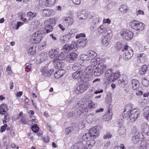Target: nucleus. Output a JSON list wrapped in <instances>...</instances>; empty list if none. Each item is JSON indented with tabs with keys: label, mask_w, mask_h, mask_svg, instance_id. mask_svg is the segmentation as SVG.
<instances>
[{
	"label": "nucleus",
	"mask_w": 149,
	"mask_h": 149,
	"mask_svg": "<svg viewBox=\"0 0 149 149\" xmlns=\"http://www.w3.org/2000/svg\"><path fill=\"white\" fill-rule=\"evenodd\" d=\"M124 113V117L126 118H129L132 122L136 120L140 114V112L138 109L133 108L132 105L129 104L125 107Z\"/></svg>",
	"instance_id": "1"
},
{
	"label": "nucleus",
	"mask_w": 149,
	"mask_h": 149,
	"mask_svg": "<svg viewBox=\"0 0 149 149\" xmlns=\"http://www.w3.org/2000/svg\"><path fill=\"white\" fill-rule=\"evenodd\" d=\"M106 68V66L102 63H100L95 65H89L85 69L87 71V73H91L93 72L94 75L96 76H99L102 74L103 71Z\"/></svg>",
	"instance_id": "2"
},
{
	"label": "nucleus",
	"mask_w": 149,
	"mask_h": 149,
	"mask_svg": "<svg viewBox=\"0 0 149 149\" xmlns=\"http://www.w3.org/2000/svg\"><path fill=\"white\" fill-rule=\"evenodd\" d=\"M87 71L83 70H78L74 72L72 76L74 79L86 82L88 81L87 75Z\"/></svg>",
	"instance_id": "3"
},
{
	"label": "nucleus",
	"mask_w": 149,
	"mask_h": 149,
	"mask_svg": "<svg viewBox=\"0 0 149 149\" xmlns=\"http://www.w3.org/2000/svg\"><path fill=\"white\" fill-rule=\"evenodd\" d=\"M64 58H65L63 56H61L60 54L56 56L53 61L54 67L56 69L59 70L64 67V64L62 60Z\"/></svg>",
	"instance_id": "4"
},
{
	"label": "nucleus",
	"mask_w": 149,
	"mask_h": 149,
	"mask_svg": "<svg viewBox=\"0 0 149 149\" xmlns=\"http://www.w3.org/2000/svg\"><path fill=\"white\" fill-rule=\"evenodd\" d=\"M74 108L76 109V111L77 113V115L79 116L81 113L86 112L88 111V109L87 107H84L83 104H82L79 102L77 103L74 107Z\"/></svg>",
	"instance_id": "5"
},
{
	"label": "nucleus",
	"mask_w": 149,
	"mask_h": 149,
	"mask_svg": "<svg viewBox=\"0 0 149 149\" xmlns=\"http://www.w3.org/2000/svg\"><path fill=\"white\" fill-rule=\"evenodd\" d=\"M131 27L137 31H141L144 29V24L138 21L134 20L130 23Z\"/></svg>",
	"instance_id": "6"
},
{
	"label": "nucleus",
	"mask_w": 149,
	"mask_h": 149,
	"mask_svg": "<svg viewBox=\"0 0 149 149\" xmlns=\"http://www.w3.org/2000/svg\"><path fill=\"white\" fill-rule=\"evenodd\" d=\"M133 136L132 137V141L134 143H137L139 141V139L143 138V135L142 133H139L136 131V127L134 128V130L132 132Z\"/></svg>",
	"instance_id": "7"
},
{
	"label": "nucleus",
	"mask_w": 149,
	"mask_h": 149,
	"mask_svg": "<svg viewBox=\"0 0 149 149\" xmlns=\"http://www.w3.org/2000/svg\"><path fill=\"white\" fill-rule=\"evenodd\" d=\"M42 34L40 31L33 34L31 38V41L33 43H38L42 39Z\"/></svg>",
	"instance_id": "8"
},
{
	"label": "nucleus",
	"mask_w": 149,
	"mask_h": 149,
	"mask_svg": "<svg viewBox=\"0 0 149 149\" xmlns=\"http://www.w3.org/2000/svg\"><path fill=\"white\" fill-rule=\"evenodd\" d=\"M124 50H125L123 54V57L125 60L130 59L133 55V51L128 46H124Z\"/></svg>",
	"instance_id": "9"
},
{
	"label": "nucleus",
	"mask_w": 149,
	"mask_h": 149,
	"mask_svg": "<svg viewBox=\"0 0 149 149\" xmlns=\"http://www.w3.org/2000/svg\"><path fill=\"white\" fill-rule=\"evenodd\" d=\"M120 35L123 38L126 40H130L133 37V33L128 30L122 31Z\"/></svg>",
	"instance_id": "10"
},
{
	"label": "nucleus",
	"mask_w": 149,
	"mask_h": 149,
	"mask_svg": "<svg viewBox=\"0 0 149 149\" xmlns=\"http://www.w3.org/2000/svg\"><path fill=\"white\" fill-rule=\"evenodd\" d=\"M112 36L111 33L103 36L102 37L101 42L102 45L105 47L108 46L110 42Z\"/></svg>",
	"instance_id": "11"
},
{
	"label": "nucleus",
	"mask_w": 149,
	"mask_h": 149,
	"mask_svg": "<svg viewBox=\"0 0 149 149\" xmlns=\"http://www.w3.org/2000/svg\"><path fill=\"white\" fill-rule=\"evenodd\" d=\"M99 126L96 125L91 128L89 130V133L91 137L94 138L97 136L99 133Z\"/></svg>",
	"instance_id": "12"
},
{
	"label": "nucleus",
	"mask_w": 149,
	"mask_h": 149,
	"mask_svg": "<svg viewBox=\"0 0 149 149\" xmlns=\"http://www.w3.org/2000/svg\"><path fill=\"white\" fill-rule=\"evenodd\" d=\"M87 89V87L84 84L79 85L75 88L74 91V93L79 94L84 92Z\"/></svg>",
	"instance_id": "13"
},
{
	"label": "nucleus",
	"mask_w": 149,
	"mask_h": 149,
	"mask_svg": "<svg viewBox=\"0 0 149 149\" xmlns=\"http://www.w3.org/2000/svg\"><path fill=\"white\" fill-rule=\"evenodd\" d=\"M88 141H81V143H84L85 142V143L83 144L84 146L83 148H87V149H90L92 148L94 145L95 141L94 140L92 139L90 140H89Z\"/></svg>",
	"instance_id": "14"
},
{
	"label": "nucleus",
	"mask_w": 149,
	"mask_h": 149,
	"mask_svg": "<svg viewBox=\"0 0 149 149\" xmlns=\"http://www.w3.org/2000/svg\"><path fill=\"white\" fill-rule=\"evenodd\" d=\"M98 32L100 33H107L106 35L111 34L110 29L104 27L103 25H101L97 29Z\"/></svg>",
	"instance_id": "15"
},
{
	"label": "nucleus",
	"mask_w": 149,
	"mask_h": 149,
	"mask_svg": "<svg viewBox=\"0 0 149 149\" xmlns=\"http://www.w3.org/2000/svg\"><path fill=\"white\" fill-rule=\"evenodd\" d=\"M63 24L65 26L71 25L74 22L73 19L70 17H65L63 18Z\"/></svg>",
	"instance_id": "16"
},
{
	"label": "nucleus",
	"mask_w": 149,
	"mask_h": 149,
	"mask_svg": "<svg viewBox=\"0 0 149 149\" xmlns=\"http://www.w3.org/2000/svg\"><path fill=\"white\" fill-rule=\"evenodd\" d=\"M6 110H8V106L5 104H1L0 105V113L4 115V119H6L7 115Z\"/></svg>",
	"instance_id": "17"
},
{
	"label": "nucleus",
	"mask_w": 149,
	"mask_h": 149,
	"mask_svg": "<svg viewBox=\"0 0 149 149\" xmlns=\"http://www.w3.org/2000/svg\"><path fill=\"white\" fill-rule=\"evenodd\" d=\"M77 55L74 52L68 54L66 56V59L68 62L72 63L76 59Z\"/></svg>",
	"instance_id": "18"
},
{
	"label": "nucleus",
	"mask_w": 149,
	"mask_h": 149,
	"mask_svg": "<svg viewBox=\"0 0 149 149\" xmlns=\"http://www.w3.org/2000/svg\"><path fill=\"white\" fill-rule=\"evenodd\" d=\"M113 73H112V71L111 70H107L105 74L106 83H109L111 82V77H112Z\"/></svg>",
	"instance_id": "19"
},
{
	"label": "nucleus",
	"mask_w": 149,
	"mask_h": 149,
	"mask_svg": "<svg viewBox=\"0 0 149 149\" xmlns=\"http://www.w3.org/2000/svg\"><path fill=\"white\" fill-rule=\"evenodd\" d=\"M53 72V69H51L49 70L46 67H43L41 70L42 74L45 77L50 76Z\"/></svg>",
	"instance_id": "20"
},
{
	"label": "nucleus",
	"mask_w": 149,
	"mask_h": 149,
	"mask_svg": "<svg viewBox=\"0 0 149 149\" xmlns=\"http://www.w3.org/2000/svg\"><path fill=\"white\" fill-rule=\"evenodd\" d=\"M142 131L149 136V126L146 123H143L141 127Z\"/></svg>",
	"instance_id": "21"
},
{
	"label": "nucleus",
	"mask_w": 149,
	"mask_h": 149,
	"mask_svg": "<svg viewBox=\"0 0 149 149\" xmlns=\"http://www.w3.org/2000/svg\"><path fill=\"white\" fill-rule=\"evenodd\" d=\"M138 61L141 63H143L146 61L147 59L146 56L143 53H141L138 54L137 56Z\"/></svg>",
	"instance_id": "22"
},
{
	"label": "nucleus",
	"mask_w": 149,
	"mask_h": 149,
	"mask_svg": "<svg viewBox=\"0 0 149 149\" xmlns=\"http://www.w3.org/2000/svg\"><path fill=\"white\" fill-rule=\"evenodd\" d=\"M70 50H71L69 46V44L64 45L61 50V56H63L64 53H67Z\"/></svg>",
	"instance_id": "23"
},
{
	"label": "nucleus",
	"mask_w": 149,
	"mask_h": 149,
	"mask_svg": "<svg viewBox=\"0 0 149 149\" xmlns=\"http://www.w3.org/2000/svg\"><path fill=\"white\" fill-rule=\"evenodd\" d=\"M95 118L93 114L91 113L87 116L86 118V120L87 123H91L95 120Z\"/></svg>",
	"instance_id": "24"
},
{
	"label": "nucleus",
	"mask_w": 149,
	"mask_h": 149,
	"mask_svg": "<svg viewBox=\"0 0 149 149\" xmlns=\"http://www.w3.org/2000/svg\"><path fill=\"white\" fill-rule=\"evenodd\" d=\"M85 142L84 143H81V141H80L78 142L77 143L74 144L73 145L71 146V149H81V148H83L84 146L83 144L85 143Z\"/></svg>",
	"instance_id": "25"
},
{
	"label": "nucleus",
	"mask_w": 149,
	"mask_h": 149,
	"mask_svg": "<svg viewBox=\"0 0 149 149\" xmlns=\"http://www.w3.org/2000/svg\"><path fill=\"white\" fill-rule=\"evenodd\" d=\"M90 91L91 92H93L95 94H97L98 93H102L103 92V90L102 89H98L97 86L95 85L91 88Z\"/></svg>",
	"instance_id": "26"
},
{
	"label": "nucleus",
	"mask_w": 149,
	"mask_h": 149,
	"mask_svg": "<svg viewBox=\"0 0 149 149\" xmlns=\"http://www.w3.org/2000/svg\"><path fill=\"white\" fill-rule=\"evenodd\" d=\"M112 115V113L110 112L109 109L107 112L103 116L104 119L105 121L109 120L111 119Z\"/></svg>",
	"instance_id": "27"
},
{
	"label": "nucleus",
	"mask_w": 149,
	"mask_h": 149,
	"mask_svg": "<svg viewBox=\"0 0 149 149\" xmlns=\"http://www.w3.org/2000/svg\"><path fill=\"white\" fill-rule=\"evenodd\" d=\"M132 88L134 90H137L139 88V82L136 79H132Z\"/></svg>",
	"instance_id": "28"
},
{
	"label": "nucleus",
	"mask_w": 149,
	"mask_h": 149,
	"mask_svg": "<svg viewBox=\"0 0 149 149\" xmlns=\"http://www.w3.org/2000/svg\"><path fill=\"white\" fill-rule=\"evenodd\" d=\"M143 111V117L147 120L149 121V107H145Z\"/></svg>",
	"instance_id": "29"
},
{
	"label": "nucleus",
	"mask_w": 149,
	"mask_h": 149,
	"mask_svg": "<svg viewBox=\"0 0 149 149\" xmlns=\"http://www.w3.org/2000/svg\"><path fill=\"white\" fill-rule=\"evenodd\" d=\"M70 39L69 36L65 35L60 37V41L61 43L64 44L68 42Z\"/></svg>",
	"instance_id": "30"
},
{
	"label": "nucleus",
	"mask_w": 149,
	"mask_h": 149,
	"mask_svg": "<svg viewBox=\"0 0 149 149\" xmlns=\"http://www.w3.org/2000/svg\"><path fill=\"white\" fill-rule=\"evenodd\" d=\"M77 44L80 47H82L85 46L86 44V41L85 39H79L77 42Z\"/></svg>",
	"instance_id": "31"
},
{
	"label": "nucleus",
	"mask_w": 149,
	"mask_h": 149,
	"mask_svg": "<svg viewBox=\"0 0 149 149\" xmlns=\"http://www.w3.org/2000/svg\"><path fill=\"white\" fill-rule=\"evenodd\" d=\"M64 74V71L63 69L56 71L54 74V77L56 78H58L62 76Z\"/></svg>",
	"instance_id": "32"
},
{
	"label": "nucleus",
	"mask_w": 149,
	"mask_h": 149,
	"mask_svg": "<svg viewBox=\"0 0 149 149\" xmlns=\"http://www.w3.org/2000/svg\"><path fill=\"white\" fill-rule=\"evenodd\" d=\"M42 15L44 17L49 16L51 14L52 10L48 9H45L42 10Z\"/></svg>",
	"instance_id": "33"
},
{
	"label": "nucleus",
	"mask_w": 149,
	"mask_h": 149,
	"mask_svg": "<svg viewBox=\"0 0 149 149\" xmlns=\"http://www.w3.org/2000/svg\"><path fill=\"white\" fill-rule=\"evenodd\" d=\"M75 35V31L74 29H69L67 32L66 35L69 36L70 38L74 37Z\"/></svg>",
	"instance_id": "34"
},
{
	"label": "nucleus",
	"mask_w": 149,
	"mask_h": 149,
	"mask_svg": "<svg viewBox=\"0 0 149 149\" xmlns=\"http://www.w3.org/2000/svg\"><path fill=\"white\" fill-rule=\"evenodd\" d=\"M148 69V66L146 65H144L141 67V70H139V74L141 75L145 74Z\"/></svg>",
	"instance_id": "35"
},
{
	"label": "nucleus",
	"mask_w": 149,
	"mask_h": 149,
	"mask_svg": "<svg viewBox=\"0 0 149 149\" xmlns=\"http://www.w3.org/2000/svg\"><path fill=\"white\" fill-rule=\"evenodd\" d=\"M54 20L53 19L49 18L46 20L44 22L45 26L52 25L54 23Z\"/></svg>",
	"instance_id": "36"
},
{
	"label": "nucleus",
	"mask_w": 149,
	"mask_h": 149,
	"mask_svg": "<svg viewBox=\"0 0 149 149\" xmlns=\"http://www.w3.org/2000/svg\"><path fill=\"white\" fill-rule=\"evenodd\" d=\"M99 22V19L97 18H95L92 21L91 23V25L93 26V29L96 27Z\"/></svg>",
	"instance_id": "37"
},
{
	"label": "nucleus",
	"mask_w": 149,
	"mask_h": 149,
	"mask_svg": "<svg viewBox=\"0 0 149 149\" xmlns=\"http://www.w3.org/2000/svg\"><path fill=\"white\" fill-rule=\"evenodd\" d=\"M45 33H47L51 32L53 29L52 25L44 26Z\"/></svg>",
	"instance_id": "38"
},
{
	"label": "nucleus",
	"mask_w": 149,
	"mask_h": 149,
	"mask_svg": "<svg viewBox=\"0 0 149 149\" xmlns=\"http://www.w3.org/2000/svg\"><path fill=\"white\" fill-rule=\"evenodd\" d=\"M118 132L120 135H125L126 134V129L124 127L121 126L119 127Z\"/></svg>",
	"instance_id": "39"
},
{
	"label": "nucleus",
	"mask_w": 149,
	"mask_h": 149,
	"mask_svg": "<svg viewBox=\"0 0 149 149\" xmlns=\"http://www.w3.org/2000/svg\"><path fill=\"white\" fill-rule=\"evenodd\" d=\"M58 53V52L56 49H54V50H52L49 52V55L50 58H53Z\"/></svg>",
	"instance_id": "40"
},
{
	"label": "nucleus",
	"mask_w": 149,
	"mask_h": 149,
	"mask_svg": "<svg viewBox=\"0 0 149 149\" xmlns=\"http://www.w3.org/2000/svg\"><path fill=\"white\" fill-rule=\"evenodd\" d=\"M119 72H116L114 74L113 73L112 77H111V82H113L116 80L119 77Z\"/></svg>",
	"instance_id": "41"
},
{
	"label": "nucleus",
	"mask_w": 149,
	"mask_h": 149,
	"mask_svg": "<svg viewBox=\"0 0 149 149\" xmlns=\"http://www.w3.org/2000/svg\"><path fill=\"white\" fill-rule=\"evenodd\" d=\"M91 137L89 133H85L84 134L82 137V139L83 141H86L88 140H90Z\"/></svg>",
	"instance_id": "42"
},
{
	"label": "nucleus",
	"mask_w": 149,
	"mask_h": 149,
	"mask_svg": "<svg viewBox=\"0 0 149 149\" xmlns=\"http://www.w3.org/2000/svg\"><path fill=\"white\" fill-rule=\"evenodd\" d=\"M70 50H76L77 49V44L74 42H72L70 44H69Z\"/></svg>",
	"instance_id": "43"
},
{
	"label": "nucleus",
	"mask_w": 149,
	"mask_h": 149,
	"mask_svg": "<svg viewBox=\"0 0 149 149\" xmlns=\"http://www.w3.org/2000/svg\"><path fill=\"white\" fill-rule=\"evenodd\" d=\"M80 59L81 61H88L89 60L90 58L88 57V55L85 54H83L80 56Z\"/></svg>",
	"instance_id": "44"
},
{
	"label": "nucleus",
	"mask_w": 149,
	"mask_h": 149,
	"mask_svg": "<svg viewBox=\"0 0 149 149\" xmlns=\"http://www.w3.org/2000/svg\"><path fill=\"white\" fill-rule=\"evenodd\" d=\"M88 56L91 58L95 57L97 56V54L94 51L92 50L88 51L87 52Z\"/></svg>",
	"instance_id": "45"
},
{
	"label": "nucleus",
	"mask_w": 149,
	"mask_h": 149,
	"mask_svg": "<svg viewBox=\"0 0 149 149\" xmlns=\"http://www.w3.org/2000/svg\"><path fill=\"white\" fill-rule=\"evenodd\" d=\"M127 10V7L125 5H122L119 8L120 10L123 13L126 12Z\"/></svg>",
	"instance_id": "46"
},
{
	"label": "nucleus",
	"mask_w": 149,
	"mask_h": 149,
	"mask_svg": "<svg viewBox=\"0 0 149 149\" xmlns=\"http://www.w3.org/2000/svg\"><path fill=\"white\" fill-rule=\"evenodd\" d=\"M46 6H50L54 4L55 0H46Z\"/></svg>",
	"instance_id": "47"
},
{
	"label": "nucleus",
	"mask_w": 149,
	"mask_h": 149,
	"mask_svg": "<svg viewBox=\"0 0 149 149\" xmlns=\"http://www.w3.org/2000/svg\"><path fill=\"white\" fill-rule=\"evenodd\" d=\"M81 67V65L79 63H75L74 64L72 68V69L74 70H78L80 69Z\"/></svg>",
	"instance_id": "48"
},
{
	"label": "nucleus",
	"mask_w": 149,
	"mask_h": 149,
	"mask_svg": "<svg viewBox=\"0 0 149 149\" xmlns=\"http://www.w3.org/2000/svg\"><path fill=\"white\" fill-rule=\"evenodd\" d=\"M36 13H32L31 11L28 12L27 13V17H29V18H34L36 16Z\"/></svg>",
	"instance_id": "49"
},
{
	"label": "nucleus",
	"mask_w": 149,
	"mask_h": 149,
	"mask_svg": "<svg viewBox=\"0 0 149 149\" xmlns=\"http://www.w3.org/2000/svg\"><path fill=\"white\" fill-rule=\"evenodd\" d=\"M34 47L32 46L30 47V48H29V51H28V53L32 55H35L36 54L35 52L34 51Z\"/></svg>",
	"instance_id": "50"
},
{
	"label": "nucleus",
	"mask_w": 149,
	"mask_h": 149,
	"mask_svg": "<svg viewBox=\"0 0 149 149\" xmlns=\"http://www.w3.org/2000/svg\"><path fill=\"white\" fill-rule=\"evenodd\" d=\"M39 24V22L38 21H36L31 23V25H33V28H37Z\"/></svg>",
	"instance_id": "51"
},
{
	"label": "nucleus",
	"mask_w": 149,
	"mask_h": 149,
	"mask_svg": "<svg viewBox=\"0 0 149 149\" xmlns=\"http://www.w3.org/2000/svg\"><path fill=\"white\" fill-rule=\"evenodd\" d=\"M85 33H81L77 35L75 37L76 38H79V39H85L84 37H85Z\"/></svg>",
	"instance_id": "52"
},
{
	"label": "nucleus",
	"mask_w": 149,
	"mask_h": 149,
	"mask_svg": "<svg viewBox=\"0 0 149 149\" xmlns=\"http://www.w3.org/2000/svg\"><path fill=\"white\" fill-rule=\"evenodd\" d=\"M95 104L92 101H89L88 103V107L89 109H92L95 106Z\"/></svg>",
	"instance_id": "53"
},
{
	"label": "nucleus",
	"mask_w": 149,
	"mask_h": 149,
	"mask_svg": "<svg viewBox=\"0 0 149 149\" xmlns=\"http://www.w3.org/2000/svg\"><path fill=\"white\" fill-rule=\"evenodd\" d=\"M39 129L38 127H37V125H35L32 127V130L35 132H38Z\"/></svg>",
	"instance_id": "54"
},
{
	"label": "nucleus",
	"mask_w": 149,
	"mask_h": 149,
	"mask_svg": "<svg viewBox=\"0 0 149 149\" xmlns=\"http://www.w3.org/2000/svg\"><path fill=\"white\" fill-rule=\"evenodd\" d=\"M112 136V134L110 132H107L106 134L104 135L103 136V138L104 139H108L110 138H111Z\"/></svg>",
	"instance_id": "55"
},
{
	"label": "nucleus",
	"mask_w": 149,
	"mask_h": 149,
	"mask_svg": "<svg viewBox=\"0 0 149 149\" xmlns=\"http://www.w3.org/2000/svg\"><path fill=\"white\" fill-rule=\"evenodd\" d=\"M23 24L24 23L23 22H18L17 23L15 29L17 30L19 28L23 25Z\"/></svg>",
	"instance_id": "56"
},
{
	"label": "nucleus",
	"mask_w": 149,
	"mask_h": 149,
	"mask_svg": "<svg viewBox=\"0 0 149 149\" xmlns=\"http://www.w3.org/2000/svg\"><path fill=\"white\" fill-rule=\"evenodd\" d=\"M25 65L26 66L25 70L28 72H29L30 70L31 69V66L30 65H29V64L27 63L25 64Z\"/></svg>",
	"instance_id": "57"
},
{
	"label": "nucleus",
	"mask_w": 149,
	"mask_h": 149,
	"mask_svg": "<svg viewBox=\"0 0 149 149\" xmlns=\"http://www.w3.org/2000/svg\"><path fill=\"white\" fill-rule=\"evenodd\" d=\"M6 71L9 75H11L12 74L11 68L9 65H8L6 68Z\"/></svg>",
	"instance_id": "58"
},
{
	"label": "nucleus",
	"mask_w": 149,
	"mask_h": 149,
	"mask_svg": "<svg viewBox=\"0 0 149 149\" xmlns=\"http://www.w3.org/2000/svg\"><path fill=\"white\" fill-rule=\"evenodd\" d=\"M77 112H70L68 114V117H72L74 115H75L76 116H78L77 115Z\"/></svg>",
	"instance_id": "59"
},
{
	"label": "nucleus",
	"mask_w": 149,
	"mask_h": 149,
	"mask_svg": "<svg viewBox=\"0 0 149 149\" xmlns=\"http://www.w3.org/2000/svg\"><path fill=\"white\" fill-rule=\"evenodd\" d=\"M46 0H39V4L40 6L45 5L46 6Z\"/></svg>",
	"instance_id": "60"
},
{
	"label": "nucleus",
	"mask_w": 149,
	"mask_h": 149,
	"mask_svg": "<svg viewBox=\"0 0 149 149\" xmlns=\"http://www.w3.org/2000/svg\"><path fill=\"white\" fill-rule=\"evenodd\" d=\"M100 61V59L99 58H97L95 59H93L91 60V62L92 63L96 62L97 63Z\"/></svg>",
	"instance_id": "61"
},
{
	"label": "nucleus",
	"mask_w": 149,
	"mask_h": 149,
	"mask_svg": "<svg viewBox=\"0 0 149 149\" xmlns=\"http://www.w3.org/2000/svg\"><path fill=\"white\" fill-rule=\"evenodd\" d=\"M20 121L21 122V123L23 124H27V120H26V118L24 117H22L20 120Z\"/></svg>",
	"instance_id": "62"
},
{
	"label": "nucleus",
	"mask_w": 149,
	"mask_h": 149,
	"mask_svg": "<svg viewBox=\"0 0 149 149\" xmlns=\"http://www.w3.org/2000/svg\"><path fill=\"white\" fill-rule=\"evenodd\" d=\"M7 127V125L6 124H4V125L1 126V132H4Z\"/></svg>",
	"instance_id": "63"
},
{
	"label": "nucleus",
	"mask_w": 149,
	"mask_h": 149,
	"mask_svg": "<svg viewBox=\"0 0 149 149\" xmlns=\"http://www.w3.org/2000/svg\"><path fill=\"white\" fill-rule=\"evenodd\" d=\"M139 149H147V145L146 144H143L141 143V146L139 148Z\"/></svg>",
	"instance_id": "64"
}]
</instances>
